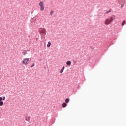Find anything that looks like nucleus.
Returning a JSON list of instances; mask_svg holds the SVG:
<instances>
[{
    "mask_svg": "<svg viewBox=\"0 0 126 126\" xmlns=\"http://www.w3.org/2000/svg\"><path fill=\"white\" fill-rule=\"evenodd\" d=\"M39 34L41 35V39H45V37L46 36V32H47V31L46 30V29L43 28H40L38 30Z\"/></svg>",
    "mask_w": 126,
    "mask_h": 126,
    "instance_id": "nucleus-1",
    "label": "nucleus"
},
{
    "mask_svg": "<svg viewBox=\"0 0 126 126\" xmlns=\"http://www.w3.org/2000/svg\"><path fill=\"white\" fill-rule=\"evenodd\" d=\"M30 63V59L29 58H24L21 62L22 65H27Z\"/></svg>",
    "mask_w": 126,
    "mask_h": 126,
    "instance_id": "nucleus-2",
    "label": "nucleus"
},
{
    "mask_svg": "<svg viewBox=\"0 0 126 126\" xmlns=\"http://www.w3.org/2000/svg\"><path fill=\"white\" fill-rule=\"evenodd\" d=\"M112 22H113V17H110L109 18L105 20L104 24H105V25H109V24H111Z\"/></svg>",
    "mask_w": 126,
    "mask_h": 126,
    "instance_id": "nucleus-3",
    "label": "nucleus"
},
{
    "mask_svg": "<svg viewBox=\"0 0 126 126\" xmlns=\"http://www.w3.org/2000/svg\"><path fill=\"white\" fill-rule=\"evenodd\" d=\"M39 5L40 7V11H44L45 9V7H44V2H40Z\"/></svg>",
    "mask_w": 126,
    "mask_h": 126,
    "instance_id": "nucleus-4",
    "label": "nucleus"
},
{
    "mask_svg": "<svg viewBox=\"0 0 126 126\" xmlns=\"http://www.w3.org/2000/svg\"><path fill=\"white\" fill-rule=\"evenodd\" d=\"M25 120L27 121V122H30V116H26L25 117Z\"/></svg>",
    "mask_w": 126,
    "mask_h": 126,
    "instance_id": "nucleus-5",
    "label": "nucleus"
},
{
    "mask_svg": "<svg viewBox=\"0 0 126 126\" xmlns=\"http://www.w3.org/2000/svg\"><path fill=\"white\" fill-rule=\"evenodd\" d=\"M66 64L68 66H70L71 65V62L70 61H68L66 62Z\"/></svg>",
    "mask_w": 126,
    "mask_h": 126,
    "instance_id": "nucleus-6",
    "label": "nucleus"
},
{
    "mask_svg": "<svg viewBox=\"0 0 126 126\" xmlns=\"http://www.w3.org/2000/svg\"><path fill=\"white\" fill-rule=\"evenodd\" d=\"M63 70H64V66H63L62 68L61 69V71H60V73H63Z\"/></svg>",
    "mask_w": 126,
    "mask_h": 126,
    "instance_id": "nucleus-7",
    "label": "nucleus"
},
{
    "mask_svg": "<svg viewBox=\"0 0 126 126\" xmlns=\"http://www.w3.org/2000/svg\"><path fill=\"white\" fill-rule=\"evenodd\" d=\"M66 106H67V104H66V103H63L62 104L63 108H65V107H66Z\"/></svg>",
    "mask_w": 126,
    "mask_h": 126,
    "instance_id": "nucleus-8",
    "label": "nucleus"
},
{
    "mask_svg": "<svg viewBox=\"0 0 126 126\" xmlns=\"http://www.w3.org/2000/svg\"><path fill=\"white\" fill-rule=\"evenodd\" d=\"M47 48H50V47H51V42H48V44L47 45Z\"/></svg>",
    "mask_w": 126,
    "mask_h": 126,
    "instance_id": "nucleus-9",
    "label": "nucleus"
},
{
    "mask_svg": "<svg viewBox=\"0 0 126 126\" xmlns=\"http://www.w3.org/2000/svg\"><path fill=\"white\" fill-rule=\"evenodd\" d=\"M27 54V51H23L22 52L23 56H25Z\"/></svg>",
    "mask_w": 126,
    "mask_h": 126,
    "instance_id": "nucleus-10",
    "label": "nucleus"
},
{
    "mask_svg": "<svg viewBox=\"0 0 126 126\" xmlns=\"http://www.w3.org/2000/svg\"><path fill=\"white\" fill-rule=\"evenodd\" d=\"M65 103H69V99L67 98L65 99Z\"/></svg>",
    "mask_w": 126,
    "mask_h": 126,
    "instance_id": "nucleus-11",
    "label": "nucleus"
},
{
    "mask_svg": "<svg viewBox=\"0 0 126 126\" xmlns=\"http://www.w3.org/2000/svg\"><path fill=\"white\" fill-rule=\"evenodd\" d=\"M125 23H126V21L124 20L122 23V26H124Z\"/></svg>",
    "mask_w": 126,
    "mask_h": 126,
    "instance_id": "nucleus-12",
    "label": "nucleus"
},
{
    "mask_svg": "<svg viewBox=\"0 0 126 126\" xmlns=\"http://www.w3.org/2000/svg\"><path fill=\"white\" fill-rule=\"evenodd\" d=\"M0 106H3V101H0Z\"/></svg>",
    "mask_w": 126,
    "mask_h": 126,
    "instance_id": "nucleus-13",
    "label": "nucleus"
},
{
    "mask_svg": "<svg viewBox=\"0 0 126 126\" xmlns=\"http://www.w3.org/2000/svg\"><path fill=\"white\" fill-rule=\"evenodd\" d=\"M53 13H54V12L53 11H51L50 13V15H53Z\"/></svg>",
    "mask_w": 126,
    "mask_h": 126,
    "instance_id": "nucleus-14",
    "label": "nucleus"
},
{
    "mask_svg": "<svg viewBox=\"0 0 126 126\" xmlns=\"http://www.w3.org/2000/svg\"><path fill=\"white\" fill-rule=\"evenodd\" d=\"M0 102H2V97H0Z\"/></svg>",
    "mask_w": 126,
    "mask_h": 126,
    "instance_id": "nucleus-15",
    "label": "nucleus"
},
{
    "mask_svg": "<svg viewBox=\"0 0 126 126\" xmlns=\"http://www.w3.org/2000/svg\"><path fill=\"white\" fill-rule=\"evenodd\" d=\"M2 100H3V101H5V96H4V97L2 98Z\"/></svg>",
    "mask_w": 126,
    "mask_h": 126,
    "instance_id": "nucleus-16",
    "label": "nucleus"
},
{
    "mask_svg": "<svg viewBox=\"0 0 126 126\" xmlns=\"http://www.w3.org/2000/svg\"><path fill=\"white\" fill-rule=\"evenodd\" d=\"M110 12H111V10L108 11V12H107V13H110Z\"/></svg>",
    "mask_w": 126,
    "mask_h": 126,
    "instance_id": "nucleus-17",
    "label": "nucleus"
},
{
    "mask_svg": "<svg viewBox=\"0 0 126 126\" xmlns=\"http://www.w3.org/2000/svg\"><path fill=\"white\" fill-rule=\"evenodd\" d=\"M35 65V64H33V65L32 66V67H33Z\"/></svg>",
    "mask_w": 126,
    "mask_h": 126,
    "instance_id": "nucleus-18",
    "label": "nucleus"
}]
</instances>
